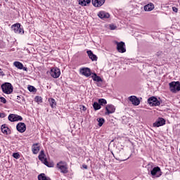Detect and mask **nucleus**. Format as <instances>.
Here are the masks:
<instances>
[{"instance_id": "obj_18", "label": "nucleus", "mask_w": 180, "mask_h": 180, "mask_svg": "<svg viewBox=\"0 0 180 180\" xmlns=\"http://www.w3.org/2000/svg\"><path fill=\"white\" fill-rule=\"evenodd\" d=\"M32 151L33 154H38L40 151V146H39V143H34L32 147Z\"/></svg>"}, {"instance_id": "obj_38", "label": "nucleus", "mask_w": 180, "mask_h": 180, "mask_svg": "<svg viewBox=\"0 0 180 180\" xmlns=\"http://www.w3.org/2000/svg\"><path fill=\"white\" fill-rule=\"evenodd\" d=\"M0 75H1V77H4L5 75L4 74V72L2 71V69L0 68Z\"/></svg>"}, {"instance_id": "obj_27", "label": "nucleus", "mask_w": 180, "mask_h": 180, "mask_svg": "<svg viewBox=\"0 0 180 180\" xmlns=\"http://www.w3.org/2000/svg\"><path fill=\"white\" fill-rule=\"evenodd\" d=\"M98 103H99L100 106H105V105H106V103H108V102L106 101V100L105 98H101L98 100Z\"/></svg>"}, {"instance_id": "obj_13", "label": "nucleus", "mask_w": 180, "mask_h": 180, "mask_svg": "<svg viewBox=\"0 0 180 180\" xmlns=\"http://www.w3.org/2000/svg\"><path fill=\"white\" fill-rule=\"evenodd\" d=\"M97 15L100 19H109V18H110V14L105 11H99Z\"/></svg>"}, {"instance_id": "obj_8", "label": "nucleus", "mask_w": 180, "mask_h": 180, "mask_svg": "<svg viewBox=\"0 0 180 180\" xmlns=\"http://www.w3.org/2000/svg\"><path fill=\"white\" fill-rule=\"evenodd\" d=\"M150 174L154 178H160V176L162 175L161 169L159 167H154L150 171Z\"/></svg>"}, {"instance_id": "obj_20", "label": "nucleus", "mask_w": 180, "mask_h": 180, "mask_svg": "<svg viewBox=\"0 0 180 180\" xmlns=\"http://www.w3.org/2000/svg\"><path fill=\"white\" fill-rule=\"evenodd\" d=\"M92 0H79V5L82 6H88Z\"/></svg>"}, {"instance_id": "obj_3", "label": "nucleus", "mask_w": 180, "mask_h": 180, "mask_svg": "<svg viewBox=\"0 0 180 180\" xmlns=\"http://www.w3.org/2000/svg\"><path fill=\"white\" fill-rule=\"evenodd\" d=\"M38 158L44 165H46V167H49V168H51L54 167V165L53 163H49L47 161V158H46V154H44V150H41Z\"/></svg>"}, {"instance_id": "obj_11", "label": "nucleus", "mask_w": 180, "mask_h": 180, "mask_svg": "<svg viewBox=\"0 0 180 180\" xmlns=\"http://www.w3.org/2000/svg\"><path fill=\"white\" fill-rule=\"evenodd\" d=\"M79 72L82 75H84V77H91V69L88 68H80Z\"/></svg>"}, {"instance_id": "obj_39", "label": "nucleus", "mask_w": 180, "mask_h": 180, "mask_svg": "<svg viewBox=\"0 0 180 180\" xmlns=\"http://www.w3.org/2000/svg\"><path fill=\"white\" fill-rule=\"evenodd\" d=\"M82 168H84V169H88V166L86 165H82Z\"/></svg>"}, {"instance_id": "obj_24", "label": "nucleus", "mask_w": 180, "mask_h": 180, "mask_svg": "<svg viewBox=\"0 0 180 180\" xmlns=\"http://www.w3.org/2000/svg\"><path fill=\"white\" fill-rule=\"evenodd\" d=\"M38 180H51V179H50V177L46 176V174L42 173L38 175Z\"/></svg>"}, {"instance_id": "obj_14", "label": "nucleus", "mask_w": 180, "mask_h": 180, "mask_svg": "<svg viewBox=\"0 0 180 180\" xmlns=\"http://www.w3.org/2000/svg\"><path fill=\"white\" fill-rule=\"evenodd\" d=\"M16 129L19 133H25L26 131V124L23 122H19L16 126Z\"/></svg>"}, {"instance_id": "obj_33", "label": "nucleus", "mask_w": 180, "mask_h": 180, "mask_svg": "<svg viewBox=\"0 0 180 180\" xmlns=\"http://www.w3.org/2000/svg\"><path fill=\"white\" fill-rule=\"evenodd\" d=\"M13 157L14 158H16V160H18V158H20V155H19V153H13Z\"/></svg>"}, {"instance_id": "obj_30", "label": "nucleus", "mask_w": 180, "mask_h": 180, "mask_svg": "<svg viewBox=\"0 0 180 180\" xmlns=\"http://www.w3.org/2000/svg\"><path fill=\"white\" fill-rule=\"evenodd\" d=\"M8 120L10 122H15V114H10L8 115Z\"/></svg>"}, {"instance_id": "obj_36", "label": "nucleus", "mask_w": 180, "mask_h": 180, "mask_svg": "<svg viewBox=\"0 0 180 180\" xmlns=\"http://www.w3.org/2000/svg\"><path fill=\"white\" fill-rule=\"evenodd\" d=\"M172 11L176 13V12H178V8L176 7H172Z\"/></svg>"}, {"instance_id": "obj_7", "label": "nucleus", "mask_w": 180, "mask_h": 180, "mask_svg": "<svg viewBox=\"0 0 180 180\" xmlns=\"http://www.w3.org/2000/svg\"><path fill=\"white\" fill-rule=\"evenodd\" d=\"M50 75L52 78H58L61 75V71L58 68H53L51 69Z\"/></svg>"}, {"instance_id": "obj_15", "label": "nucleus", "mask_w": 180, "mask_h": 180, "mask_svg": "<svg viewBox=\"0 0 180 180\" xmlns=\"http://www.w3.org/2000/svg\"><path fill=\"white\" fill-rule=\"evenodd\" d=\"M129 101H130L134 106H139L140 105V100L136 96H129Z\"/></svg>"}, {"instance_id": "obj_31", "label": "nucleus", "mask_w": 180, "mask_h": 180, "mask_svg": "<svg viewBox=\"0 0 180 180\" xmlns=\"http://www.w3.org/2000/svg\"><path fill=\"white\" fill-rule=\"evenodd\" d=\"M35 101H36V102H37L38 103H41V102H43V99L41 98V96H36V97H35Z\"/></svg>"}, {"instance_id": "obj_42", "label": "nucleus", "mask_w": 180, "mask_h": 180, "mask_svg": "<svg viewBox=\"0 0 180 180\" xmlns=\"http://www.w3.org/2000/svg\"><path fill=\"white\" fill-rule=\"evenodd\" d=\"M20 98L19 96H18V98Z\"/></svg>"}, {"instance_id": "obj_32", "label": "nucleus", "mask_w": 180, "mask_h": 180, "mask_svg": "<svg viewBox=\"0 0 180 180\" xmlns=\"http://www.w3.org/2000/svg\"><path fill=\"white\" fill-rule=\"evenodd\" d=\"M28 91H30V92H34V91H36V88L33 86H28Z\"/></svg>"}, {"instance_id": "obj_26", "label": "nucleus", "mask_w": 180, "mask_h": 180, "mask_svg": "<svg viewBox=\"0 0 180 180\" xmlns=\"http://www.w3.org/2000/svg\"><path fill=\"white\" fill-rule=\"evenodd\" d=\"M93 108L94 110H99V109H101V104H99L98 102H94L93 104Z\"/></svg>"}, {"instance_id": "obj_25", "label": "nucleus", "mask_w": 180, "mask_h": 180, "mask_svg": "<svg viewBox=\"0 0 180 180\" xmlns=\"http://www.w3.org/2000/svg\"><path fill=\"white\" fill-rule=\"evenodd\" d=\"M49 102L51 108H56L57 103H56V100L54 98H49Z\"/></svg>"}, {"instance_id": "obj_37", "label": "nucleus", "mask_w": 180, "mask_h": 180, "mask_svg": "<svg viewBox=\"0 0 180 180\" xmlns=\"http://www.w3.org/2000/svg\"><path fill=\"white\" fill-rule=\"evenodd\" d=\"M0 117H1V119H4V117H5V113H0Z\"/></svg>"}, {"instance_id": "obj_34", "label": "nucleus", "mask_w": 180, "mask_h": 180, "mask_svg": "<svg viewBox=\"0 0 180 180\" xmlns=\"http://www.w3.org/2000/svg\"><path fill=\"white\" fill-rule=\"evenodd\" d=\"M0 102H2V103H6V99L4 97H0Z\"/></svg>"}, {"instance_id": "obj_2", "label": "nucleus", "mask_w": 180, "mask_h": 180, "mask_svg": "<svg viewBox=\"0 0 180 180\" xmlns=\"http://www.w3.org/2000/svg\"><path fill=\"white\" fill-rule=\"evenodd\" d=\"M1 89L4 94L6 95H11L13 92V86L11 83H4L1 85Z\"/></svg>"}, {"instance_id": "obj_4", "label": "nucleus", "mask_w": 180, "mask_h": 180, "mask_svg": "<svg viewBox=\"0 0 180 180\" xmlns=\"http://www.w3.org/2000/svg\"><path fill=\"white\" fill-rule=\"evenodd\" d=\"M169 91L172 94H176L180 91V82H172L169 83Z\"/></svg>"}, {"instance_id": "obj_22", "label": "nucleus", "mask_w": 180, "mask_h": 180, "mask_svg": "<svg viewBox=\"0 0 180 180\" xmlns=\"http://www.w3.org/2000/svg\"><path fill=\"white\" fill-rule=\"evenodd\" d=\"M91 78L93 81H95L96 82H102V78H101L99 76H97L96 73H94L93 76H91Z\"/></svg>"}, {"instance_id": "obj_16", "label": "nucleus", "mask_w": 180, "mask_h": 180, "mask_svg": "<svg viewBox=\"0 0 180 180\" xmlns=\"http://www.w3.org/2000/svg\"><path fill=\"white\" fill-rule=\"evenodd\" d=\"M165 124V120L164 118H159L155 123H153V127H160Z\"/></svg>"}, {"instance_id": "obj_28", "label": "nucleus", "mask_w": 180, "mask_h": 180, "mask_svg": "<svg viewBox=\"0 0 180 180\" xmlns=\"http://www.w3.org/2000/svg\"><path fill=\"white\" fill-rule=\"evenodd\" d=\"M21 120H23L22 116L14 114V122H21Z\"/></svg>"}, {"instance_id": "obj_12", "label": "nucleus", "mask_w": 180, "mask_h": 180, "mask_svg": "<svg viewBox=\"0 0 180 180\" xmlns=\"http://www.w3.org/2000/svg\"><path fill=\"white\" fill-rule=\"evenodd\" d=\"M105 115H110L112 113H115L116 108L112 104H108L105 106Z\"/></svg>"}, {"instance_id": "obj_6", "label": "nucleus", "mask_w": 180, "mask_h": 180, "mask_svg": "<svg viewBox=\"0 0 180 180\" xmlns=\"http://www.w3.org/2000/svg\"><path fill=\"white\" fill-rule=\"evenodd\" d=\"M115 44H117V50L118 53H126V44H124V42L115 41Z\"/></svg>"}, {"instance_id": "obj_21", "label": "nucleus", "mask_w": 180, "mask_h": 180, "mask_svg": "<svg viewBox=\"0 0 180 180\" xmlns=\"http://www.w3.org/2000/svg\"><path fill=\"white\" fill-rule=\"evenodd\" d=\"M1 129L4 134H9V128L6 124L1 125Z\"/></svg>"}, {"instance_id": "obj_19", "label": "nucleus", "mask_w": 180, "mask_h": 180, "mask_svg": "<svg viewBox=\"0 0 180 180\" xmlns=\"http://www.w3.org/2000/svg\"><path fill=\"white\" fill-rule=\"evenodd\" d=\"M87 54L88 56L89 57V58L92 60V61H96L98 60V56H96V55L94 54V53L92 52V51H87Z\"/></svg>"}, {"instance_id": "obj_29", "label": "nucleus", "mask_w": 180, "mask_h": 180, "mask_svg": "<svg viewBox=\"0 0 180 180\" xmlns=\"http://www.w3.org/2000/svg\"><path fill=\"white\" fill-rule=\"evenodd\" d=\"M97 122H98L99 127H102L103 124L105 123V119L103 118H98Z\"/></svg>"}, {"instance_id": "obj_17", "label": "nucleus", "mask_w": 180, "mask_h": 180, "mask_svg": "<svg viewBox=\"0 0 180 180\" xmlns=\"http://www.w3.org/2000/svg\"><path fill=\"white\" fill-rule=\"evenodd\" d=\"M155 8V6L153 3H149L143 6V9L146 12H151V11H154Z\"/></svg>"}, {"instance_id": "obj_43", "label": "nucleus", "mask_w": 180, "mask_h": 180, "mask_svg": "<svg viewBox=\"0 0 180 180\" xmlns=\"http://www.w3.org/2000/svg\"><path fill=\"white\" fill-rule=\"evenodd\" d=\"M0 153H1V149H0Z\"/></svg>"}, {"instance_id": "obj_1", "label": "nucleus", "mask_w": 180, "mask_h": 180, "mask_svg": "<svg viewBox=\"0 0 180 180\" xmlns=\"http://www.w3.org/2000/svg\"><path fill=\"white\" fill-rule=\"evenodd\" d=\"M56 168L58 171H60L61 174H68V165L67 162L60 161L57 163Z\"/></svg>"}, {"instance_id": "obj_40", "label": "nucleus", "mask_w": 180, "mask_h": 180, "mask_svg": "<svg viewBox=\"0 0 180 180\" xmlns=\"http://www.w3.org/2000/svg\"><path fill=\"white\" fill-rule=\"evenodd\" d=\"M22 70H23V71H27V68H24V67L22 66Z\"/></svg>"}, {"instance_id": "obj_35", "label": "nucleus", "mask_w": 180, "mask_h": 180, "mask_svg": "<svg viewBox=\"0 0 180 180\" xmlns=\"http://www.w3.org/2000/svg\"><path fill=\"white\" fill-rule=\"evenodd\" d=\"M110 30H115L116 29V26L115 25H110Z\"/></svg>"}, {"instance_id": "obj_5", "label": "nucleus", "mask_w": 180, "mask_h": 180, "mask_svg": "<svg viewBox=\"0 0 180 180\" xmlns=\"http://www.w3.org/2000/svg\"><path fill=\"white\" fill-rule=\"evenodd\" d=\"M11 29L17 34H23V33H25V31L22 28H20V24L19 23L13 25L11 26Z\"/></svg>"}, {"instance_id": "obj_23", "label": "nucleus", "mask_w": 180, "mask_h": 180, "mask_svg": "<svg viewBox=\"0 0 180 180\" xmlns=\"http://www.w3.org/2000/svg\"><path fill=\"white\" fill-rule=\"evenodd\" d=\"M14 67H16L18 70H22L23 68V64L19 61H15L13 63Z\"/></svg>"}, {"instance_id": "obj_10", "label": "nucleus", "mask_w": 180, "mask_h": 180, "mask_svg": "<svg viewBox=\"0 0 180 180\" xmlns=\"http://www.w3.org/2000/svg\"><path fill=\"white\" fill-rule=\"evenodd\" d=\"M106 0H91V4L94 8H101L105 5Z\"/></svg>"}, {"instance_id": "obj_9", "label": "nucleus", "mask_w": 180, "mask_h": 180, "mask_svg": "<svg viewBox=\"0 0 180 180\" xmlns=\"http://www.w3.org/2000/svg\"><path fill=\"white\" fill-rule=\"evenodd\" d=\"M148 103L150 106H160V103L157 98L152 96L148 99Z\"/></svg>"}, {"instance_id": "obj_41", "label": "nucleus", "mask_w": 180, "mask_h": 180, "mask_svg": "<svg viewBox=\"0 0 180 180\" xmlns=\"http://www.w3.org/2000/svg\"><path fill=\"white\" fill-rule=\"evenodd\" d=\"M82 110H84V112H85V110H86V108L85 106H82Z\"/></svg>"}]
</instances>
